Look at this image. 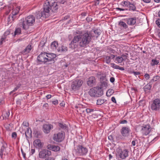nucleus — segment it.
<instances>
[{
  "mask_svg": "<svg viewBox=\"0 0 160 160\" xmlns=\"http://www.w3.org/2000/svg\"><path fill=\"white\" fill-rule=\"evenodd\" d=\"M91 34L88 32L83 34L74 36L69 44V48L72 49L77 48L78 46L80 47H84L87 45L91 40Z\"/></svg>",
  "mask_w": 160,
  "mask_h": 160,
  "instance_id": "obj_1",
  "label": "nucleus"
},
{
  "mask_svg": "<svg viewBox=\"0 0 160 160\" xmlns=\"http://www.w3.org/2000/svg\"><path fill=\"white\" fill-rule=\"evenodd\" d=\"M35 22V18L32 16H29L25 19L23 18L19 21V25L25 30H27L29 27L33 25Z\"/></svg>",
  "mask_w": 160,
  "mask_h": 160,
  "instance_id": "obj_2",
  "label": "nucleus"
},
{
  "mask_svg": "<svg viewBox=\"0 0 160 160\" xmlns=\"http://www.w3.org/2000/svg\"><path fill=\"white\" fill-rule=\"evenodd\" d=\"M56 55L53 53H48L45 52L41 53V62L44 63L53 61L55 62L54 59L56 57Z\"/></svg>",
  "mask_w": 160,
  "mask_h": 160,
  "instance_id": "obj_3",
  "label": "nucleus"
},
{
  "mask_svg": "<svg viewBox=\"0 0 160 160\" xmlns=\"http://www.w3.org/2000/svg\"><path fill=\"white\" fill-rule=\"evenodd\" d=\"M74 152L78 156L86 155L88 152V149L82 145L78 144L75 146Z\"/></svg>",
  "mask_w": 160,
  "mask_h": 160,
  "instance_id": "obj_4",
  "label": "nucleus"
},
{
  "mask_svg": "<svg viewBox=\"0 0 160 160\" xmlns=\"http://www.w3.org/2000/svg\"><path fill=\"white\" fill-rule=\"evenodd\" d=\"M83 81L81 79H76L73 80L71 83V87L74 91L78 90L82 86Z\"/></svg>",
  "mask_w": 160,
  "mask_h": 160,
  "instance_id": "obj_5",
  "label": "nucleus"
},
{
  "mask_svg": "<svg viewBox=\"0 0 160 160\" xmlns=\"http://www.w3.org/2000/svg\"><path fill=\"white\" fill-rule=\"evenodd\" d=\"M117 155L122 159H125L128 156V151L127 149L122 150L118 148L117 149Z\"/></svg>",
  "mask_w": 160,
  "mask_h": 160,
  "instance_id": "obj_6",
  "label": "nucleus"
},
{
  "mask_svg": "<svg viewBox=\"0 0 160 160\" xmlns=\"http://www.w3.org/2000/svg\"><path fill=\"white\" fill-rule=\"evenodd\" d=\"M64 138V132H61L54 134L53 137V139L56 142H61L63 140Z\"/></svg>",
  "mask_w": 160,
  "mask_h": 160,
  "instance_id": "obj_7",
  "label": "nucleus"
},
{
  "mask_svg": "<svg viewBox=\"0 0 160 160\" xmlns=\"http://www.w3.org/2000/svg\"><path fill=\"white\" fill-rule=\"evenodd\" d=\"M151 108L152 110H159L160 109V99L157 98L153 100L151 104Z\"/></svg>",
  "mask_w": 160,
  "mask_h": 160,
  "instance_id": "obj_8",
  "label": "nucleus"
},
{
  "mask_svg": "<svg viewBox=\"0 0 160 160\" xmlns=\"http://www.w3.org/2000/svg\"><path fill=\"white\" fill-rule=\"evenodd\" d=\"M152 128L149 124L146 125L142 127L141 132L143 136H147L150 132Z\"/></svg>",
  "mask_w": 160,
  "mask_h": 160,
  "instance_id": "obj_9",
  "label": "nucleus"
},
{
  "mask_svg": "<svg viewBox=\"0 0 160 160\" xmlns=\"http://www.w3.org/2000/svg\"><path fill=\"white\" fill-rule=\"evenodd\" d=\"M51 4L48 0H46L45 1L43 5V12L42 13V16L43 15L45 14V13H48L51 9Z\"/></svg>",
  "mask_w": 160,
  "mask_h": 160,
  "instance_id": "obj_10",
  "label": "nucleus"
},
{
  "mask_svg": "<svg viewBox=\"0 0 160 160\" xmlns=\"http://www.w3.org/2000/svg\"><path fill=\"white\" fill-rule=\"evenodd\" d=\"M130 131V129L129 127H123L121 129V133L123 136L127 137L129 135Z\"/></svg>",
  "mask_w": 160,
  "mask_h": 160,
  "instance_id": "obj_11",
  "label": "nucleus"
},
{
  "mask_svg": "<svg viewBox=\"0 0 160 160\" xmlns=\"http://www.w3.org/2000/svg\"><path fill=\"white\" fill-rule=\"evenodd\" d=\"M96 84V79L95 77L91 76L90 77L87 81V84L90 87H92L95 85Z\"/></svg>",
  "mask_w": 160,
  "mask_h": 160,
  "instance_id": "obj_12",
  "label": "nucleus"
},
{
  "mask_svg": "<svg viewBox=\"0 0 160 160\" xmlns=\"http://www.w3.org/2000/svg\"><path fill=\"white\" fill-rule=\"evenodd\" d=\"M51 9L52 12H55L57 11L58 8V2L56 1L51 2Z\"/></svg>",
  "mask_w": 160,
  "mask_h": 160,
  "instance_id": "obj_13",
  "label": "nucleus"
},
{
  "mask_svg": "<svg viewBox=\"0 0 160 160\" xmlns=\"http://www.w3.org/2000/svg\"><path fill=\"white\" fill-rule=\"evenodd\" d=\"M53 126L50 124H45L43 125V131L46 133H49L51 129H52Z\"/></svg>",
  "mask_w": 160,
  "mask_h": 160,
  "instance_id": "obj_14",
  "label": "nucleus"
},
{
  "mask_svg": "<svg viewBox=\"0 0 160 160\" xmlns=\"http://www.w3.org/2000/svg\"><path fill=\"white\" fill-rule=\"evenodd\" d=\"M51 154V152L48 150L43 149L41 151V158H45L49 156Z\"/></svg>",
  "mask_w": 160,
  "mask_h": 160,
  "instance_id": "obj_15",
  "label": "nucleus"
},
{
  "mask_svg": "<svg viewBox=\"0 0 160 160\" xmlns=\"http://www.w3.org/2000/svg\"><path fill=\"white\" fill-rule=\"evenodd\" d=\"M51 48L52 51L55 52H58V43L57 41H54L51 44Z\"/></svg>",
  "mask_w": 160,
  "mask_h": 160,
  "instance_id": "obj_16",
  "label": "nucleus"
},
{
  "mask_svg": "<svg viewBox=\"0 0 160 160\" xmlns=\"http://www.w3.org/2000/svg\"><path fill=\"white\" fill-rule=\"evenodd\" d=\"M125 21L128 25L132 26L136 23V18H130L125 19Z\"/></svg>",
  "mask_w": 160,
  "mask_h": 160,
  "instance_id": "obj_17",
  "label": "nucleus"
},
{
  "mask_svg": "<svg viewBox=\"0 0 160 160\" xmlns=\"http://www.w3.org/2000/svg\"><path fill=\"white\" fill-rule=\"evenodd\" d=\"M27 130L25 132V135L26 139L29 142V139L31 138L32 137V132L30 128L28 127L27 128Z\"/></svg>",
  "mask_w": 160,
  "mask_h": 160,
  "instance_id": "obj_18",
  "label": "nucleus"
},
{
  "mask_svg": "<svg viewBox=\"0 0 160 160\" xmlns=\"http://www.w3.org/2000/svg\"><path fill=\"white\" fill-rule=\"evenodd\" d=\"M33 145L35 147L38 148V151H39L40 148V139L39 138H35L33 143Z\"/></svg>",
  "mask_w": 160,
  "mask_h": 160,
  "instance_id": "obj_19",
  "label": "nucleus"
},
{
  "mask_svg": "<svg viewBox=\"0 0 160 160\" xmlns=\"http://www.w3.org/2000/svg\"><path fill=\"white\" fill-rule=\"evenodd\" d=\"M10 33V30H8L4 32L3 35L1 38L0 40V45H2L3 43V42H5V40L6 38V37L9 35Z\"/></svg>",
  "mask_w": 160,
  "mask_h": 160,
  "instance_id": "obj_20",
  "label": "nucleus"
},
{
  "mask_svg": "<svg viewBox=\"0 0 160 160\" xmlns=\"http://www.w3.org/2000/svg\"><path fill=\"white\" fill-rule=\"evenodd\" d=\"M32 48L31 45H29L21 52L23 55L27 54L30 52Z\"/></svg>",
  "mask_w": 160,
  "mask_h": 160,
  "instance_id": "obj_21",
  "label": "nucleus"
},
{
  "mask_svg": "<svg viewBox=\"0 0 160 160\" xmlns=\"http://www.w3.org/2000/svg\"><path fill=\"white\" fill-rule=\"evenodd\" d=\"M95 88H92L90 89L88 92L89 95L92 97H97V94L96 93Z\"/></svg>",
  "mask_w": 160,
  "mask_h": 160,
  "instance_id": "obj_22",
  "label": "nucleus"
},
{
  "mask_svg": "<svg viewBox=\"0 0 160 160\" xmlns=\"http://www.w3.org/2000/svg\"><path fill=\"white\" fill-rule=\"evenodd\" d=\"M95 89L97 97L100 96L103 94V91L101 88L98 87V88H95Z\"/></svg>",
  "mask_w": 160,
  "mask_h": 160,
  "instance_id": "obj_23",
  "label": "nucleus"
},
{
  "mask_svg": "<svg viewBox=\"0 0 160 160\" xmlns=\"http://www.w3.org/2000/svg\"><path fill=\"white\" fill-rule=\"evenodd\" d=\"M83 106V105L82 104H79L78 106H75V108L78 109L77 110V111L78 112L79 111H80L82 112H83L85 110V109L83 110L84 108H84Z\"/></svg>",
  "mask_w": 160,
  "mask_h": 160,
  "instance_id": "obj_24",
  "label": "nucleus"
},
{
  "mask_svg": "<svg viewBox=\"0 0 160 160\" xmlns=\"http://www.w3.org/2000/svg\"><path fill=\"white\" fill-rule=\"evenodd\" d=\"M33 134L35 138H39L40 131L36 128L34 129L33 130Z\"/></svg>",
  "mask_w": 160,
  "mask_h": 160,
  "instance_id": "obj_25",
  "label": "nucleus"
},
{
  "mask_svg": "<svg viewBox=\"0 0 160 160\" xmlns=\"http://www.w3.org/2000/svg\"><path fill=\"white\" fill-rule=\"evenodd\" d=\"M67 47L66 46L62 45L61 47L59 48L58 52H64L67 51Z\"/></svg>",
  "mask_w": 160,
  "mask_h": 160,
  "instance_id": "obj_26",
  "label": "nucleus"
},
{
  "mask_svg": "<svg viewBox=\"0 0 160 160\" xmlns=\"http://www.w3.org/2000/svg\"><path fill=\"white\" fill-rule=\"evenodd\" d=\"M88 33H90L92 35L91 38L93 37L92 34H95L94 36L96 37L97 38L100 35V33L98 31V30H95L92 31L91 32L87 31Z\"/></svg>",
  "mask_w": 160,
  "mask_h": 160,
  "instance_id": "obj_27",
  "label": "nucleus"
},
{
  "mask_svg": "<svg viewBox=\"0 0 160 160\" xmlns=\"http://www.w3.org/2000/svg\"><path fill=\"white\" fill-rule=\"evenodd\" d=\"M111 67L114 68L119 69L122 71L124 70V68L122 67H120L114 63H112L111 64Z\"/></svg>",
  "mask_w": 160,
  "mask_h": 160,
  "instance_id": "obj_28",
  "label": "nucleus"
},
{
  "mask_svg": "<svg viewBox=\"0 0 160 160\" xmlns=\"http://www.w3.org/2000/svg\"><path fill=\"white\" fill-rule=\"evenodd\" d=\"M51 149L52 151L54 152H57L59 151L60 149L59 147L55 145H52L51 146Z\"/></svg>",
  "mask_w": 160,
  "mask_h": 160,
  "instance_id": "obj_29",
  "label": "nucleus"
},
{
  "mask_svg": "<svg viewBox=\"0 0 160 160\" xmlns=\"http://www.w3.org/2000/svg\"><path fill=\"white\" fill-rule=\"evenodd\" d=\"M118 25L121 27L123 28L124 29H126L128 28V26L126 23L122 21H119Z\"/></svg>",
  "mask_w": 160,
  "mask_h": 160,
  "instance_id": "obj_30",
  "label": "nucleus"
},
{
  "mask_svg": "<svg viewBox=\"0 0 160 160\" xmlns=\"http://www.w3.org/2000/svg\"><path fill=\"white\" fill-rule=\"evenodd\" d=\"M128 7L129 8V10L130 11H134L136 10V8L135 5L133 3H132L130 2Z\"/></svg>",
  "mask_w": 160,
  "mask_h": 160,
  "instance_id": "obj_31",
  "label": "nucleus"
},
{
  "mask_svg": "<svg viewBox=\"0 0 160 160\" xmlns=\"http://www.w3.org/2000/svg\"><path fill=\"white\" fill-rule=\"evenodd\" d=\"M107 101V100L105 99H100L97 100V104L98 105H101Z\"/></svg>",
  "mask_w": 160,
  "mask_h": 160,
  "instance_id": "obj_32",
  "label": "nucleus"
},
{
  "mask_svg": "<svg viewBox=\"0 0 160 160\" xmlns=\"http://www.w3.org/2000/svg\"><path fill=\"white\" fill-rule=\"evenodd\" d=\"M130 2L128 1H122L121 3V5L124 7H128Z\"/></svg>",
  "mask_w": 160,
  "mask_h": 160,
  "instance_id": "obj_33",
  "label": "nucleus"
},
{
  "mask_svg": "<svg viewBox=\"0 0 160 160\" xmlns=\"http://www.w3.org/2000/svg\"><path fill=\"white\" fill-rule=\"evenodd\" d=\"M159 61L158 60H157L156 59H152L150 62V65L152 66H154L157 65L159 63Z\"/></svg>",
  "mask_w": 160,
  "mask_h": 160,
  "instance_id": "obj_34",
  "label": "nucleus"
},
{
  "mask_svg": "<svg viewBox=\"0 0 160 160\" xmlns=\"http://www.w3.org/2000/svg\"><path fill=\"white\" fill-rule=\"evenodd\" d=\"M151 85L150 83H148L144 87V91L146 92L150 90L151 88Z\"/></svg>",
  "mask_w": 160,
  "mask_h": 160,
  "instance_id": "obj_35",
  "label": "nucleus"
},
{
  "mask_svg": "<svg viewBox=\"0 0 160 160\" xmlns=\"http://www.w3.org/2000/svg\"><path fill=\"white\" fill-rule=\"evenodd\" d=\"M10 115V112L9 111L5 112H3L2 114V116L3 117V118L6 119L8 118Z\"/></svg>",
  "mask_w": 160,
  "mask_h": 160,
  "instance_id": "obj_36",
  "label": "nucleus"
},
{
  "mask_svg": "<svg viewBox=\"0 0 160 160\" xmlns=\"http://www.w3.org/2000/svg\"><path fill=\"white\" fill-rule=\"evenodd\" d=\"M124 59L123 57H118L116 58L115 60L117 61V62L118 63H121L123 60Z\"/></svg>",
  "mask_w": 160,
  "mask_h": 160,
  "instance_id": "obj_37",
  "label": "nucleus"
},
{
  "mask_svg": "<svg viewBox=\"0 0 160 160\" xmlns=\"http://www.w3.org/2000/svg\"><path fill=\"white\" fill-rule=\"evenodd\" d=\"M114 92V91L112 89H109L106 92V95L107 96H110Z\"/></svg>",
  "mask_w": 160,
  "mask_h": 160,
  "instance_id": "obj_38",
  "label": "nucleus"
},
{
  "mask_svg": "<svg viewBox=\"0 0 160 160\" xmlns=\"http://www.w3.org/2000/svg\"><path fill=\"white\" fill-rule=\"evenodd\" d=\"M20 10L19 7H17L16 10H13L12 12V15L13 16H15L18 13L19 10Z\"/></svg>",
  "mask_w": 160,
  "mask_h": 160,
  "instance_id": "obj_39",
  "label": "nucleus"
},
{
  "mask_svg": "<svg viewBox=\"0 0 160 160\" xmlns=\"http://www.w3.org/2000/svg\"><path fill=\"white\" fill-rule=\"evenodd\" d=\"M15 16H13L11 15H9L8 18V22H11L12 21H13L15 18Z\"/></svg>",
  "mask_w": 160,
  "mask_h": 160,
  "instance_id": "obj_40",
  "label": "nucleus"
},
{
  "mask_svg": "<svg viewBox=\"0 0 160 160\" xmlns=\"http://www.w3.org/2000/svg\"><path fill=\"white\" fill-rule=\"evenodd\" d=\"M47 42V39L46 38H43L41 42V45H42V47H43L44 44Z\"/></svg>",
  "mask_w": 160,
  "mask_h": 160,
  "instance_id": "obj_41",
  "label": "nucleus"
},
{
  "mask_svg": "<svg viewBox=\"0 0 160 160\" xmlns=\"http://www.w3.org/2000/svg\"><path fill=\"white\" fill-rule=\"evenodd\" d=\"M21 29L20 28L16 29L14 32V35L20 34L21 33Z\"/></svg>",
  "mask_w": 160,
  "mask_h": 160,
  "instance_id": "obj_42",
  "label": "nucleus"
},
{
  "mask_svg": "<svg viewBox=\"0 0 160 160\" xmlns=\"http://www.w3.org/2000/svg\"><path fill=\"white\" fill-rule=\"evenodd\" d=\"M105 60L106 63H109L111 62V57L109 56L106 57Z\"/></svg>",
  "mask_w": 160,
  "mask_h": 160,
  "instance_id": "obj_43",
  "label": "nucleus"
},
{
  "mask_svg": "<svg viewBox=\"0 0 160 160\" xmlns=\"http://www.w3.org/2000/svg\"><path fill=\"white\" fill-rule=\"evenodd\" d=\"M13 7L12 5H11L9 6L8 7V10L6 12V13L7 14H8L11 11V9L13 10Z\"/></svg>",
  "mask_w": 160,
  "mask_h": 160,
  "instance_id": "obj_44",
  "label": "nucleus"
},
{
  "mask_svg": "<svg viewBox=\"0 0 160 160\" xmlns=\"http://www.w3.org/2000/svg\"><path fill=\"white\" fill-rule=\"evenodd\" d=\"M21 84L20 83H18V85H17L16 87L14 88V90L12 91V92H11V93H12V92H14L17 91L19 88H20V86H21Z\"/></svg>",
  "mask_w": 160,
  "mask_h": 160,
  "instance_id": "obj_45",
  "label": "nucleus"
},
{
  "mask_svg": "<svg viewBox=\"0 0 160 160\" xmlns=\"http://www.w3.org/2000/svg\"><path fill=\"white\" fill-rule=\"evenodd\" d=\"M59 126L62 128L65 129L66 128L65 124H63L62 123H59Z\"/></svg>",
  "mask_w": 160,
  "mask_h": 160,
  "instance_id": "obj_46",
  "label": "nucleus"
},
{
  "mask_svg": "<svg viewBox=\"0 0 160 160\" xmlns=\"http://www.w3.org/2000/svg\"><path fill=\"white\" fill-rule=\"evenodd\" d=\"M85 110L87 113H90L94 111V110L93 109L87 108L85 109Z\"/></svg>",
  "mask_w": 160,
  "mask_h": 160,
  "instance_id": "obj_47",
  "label": "nucleus"
},
{
  "mask_svg": "<svg viewBox=\"0 0 160 160\" xmlns=\"http://www.w3.org/2000/svg\"><path fill=\"white\" fill-rule=\"evenodd\" d=\"M23 125L26 127H28L29 126V123L28 122H27L26 121H24L23 122Z\"/></svg>",
  "mask_w": 160,
  "mask_h": 160,
  "instance_id": "obj_48",
  "label": "nucleus"
},
{
  "mask_svg": "<svg viewBox=\"0 0 160 160\" xmlns=\"http://www.w3.org/2000/svg\"><path fill=\"white\" fill-rule=\"evenodd\" d=\"M17 136V134L16 132H13L12 134V138H16Z\"/></svg>",
  "mask_w": 160,
  "mask_h": 160,
  "instance_id": "obj_49",
  "label": "nucleus"
},
{
  "mask_svg": "<svg viewBox=\"0 0 160 160\" xmlns=\"http://www.w3.org/2000/svg\"><path fill=\"white\" fill-rule=\"evenodd\" d=\"M7 146L6 144L5 143H4L3 144L1 148V149H2V150L4 151L5 149L6 148V146Z\"/></svg>",
  "mask_w": 160,
  "mask_h": 160,
  "instance_id": "obj_50",
  "label": "nucleus"
},
{
  "mask_svg": "<svg viewBox=\"0 0 160 160\" xmlns=\"http://www.w3.org/2000/svg\"><path fill=\"white\" fill-rule=\"evenodd\" d=\"M102 86L106 87L107 86V83L106 81H104L102 82Z\"/></svg>",
  "mask_w": 160,
  "mask_h": 160,
  "instance_id": "obj_51",
  "label": "nucleus"
},
{
  "mask_svg": "<svg viewBox=\"0 0 160 160\" xmlns=\"http://www.w3.org/2000/svg\"><path fill=\"white\" fill-rule=\"evenodd\" d=\"M144 77L146 79H148L150 78V76L148 74L146 73L144 75Z\"/></svg>",
  "mask_w": 160,
  "mask_h": 160,
  "instance_id": "obj_52",
  "label": "nucleus"
},
{
  "mask_svg": "<svg viewBox=\"0 0 160 160\" xmlns=\"http://www.w3.org/2000/svg\"><path fill=\"white\" fill-rule=\"evenodd\" d=\"M48 104L47 103H45L43 105V107L44 109H46L48 108Z\"/></svg>",
  "mask_w": 160,
  "mask_h": 160,
  "instance_id": "obj_53",
  "label": "nucleus"
},
{
  "mask_svg": "<svg viewBox=\"0 0 160 160\" xmlns=\"http://www.w3.org/2000/svg\"><path fill=\"white\" fill-rule=\"evenodd\" d=\"M156 24L160 28V20H157L156 21Z\"/></svg>",
  "mask_w": 160,
  "mask_h": 160,
  "instance_id": "obj_54",
  "label": "nucleus"
},
{
  "mask_svg": "<svg viewBox=\"0 0 160 160\" xmlns=\"http://www.w3.org/2000/svg\"><path fill=\"white\" fill-rule=\"evenodd\" d=\"M39 12H38V13L37 12H36L35 13L36 14V17L37 19H40V14H39Z\"/></svg>",
  "mask_w": 160,
  "mask_h": 160,
  "instance_id": "obj_55",
  "label": "nucleus"
},
{
  "mask_svg": "<svg viewBox=\"0 0 160 160\" xmlns=\"http://www.w3.org/2000/svg\"><path fill=\"white\" fill-rule=\"evenodd\" d=\"M86 20L87 22H89L92 21V18L90 17H88L86 18Z\"/></svg>",
  "mask_w": 160,
  "mask_h": 160,
  "instance_id": "obj_56",
  "label": "nucleus"
},
{
  "mask_svg": "<svg viewBox=\"0 0 160 160\" xmlns=\"http://www.w3.org/2000/svg\"><path fill=\"white\" fill-rule=\"evenodd\" d=\"M4 151L2 150V149L0 150V156L1 158H3V152Z\"/></svg>",
  "mask_w": 160,
  "mask_h": 160,
  "instance_id": "obj_57",
  "label": "nucleus"
},
{
  "mask_svg": "<svg viewBox=\"0 0 160 160\" xmlns=\"http://www.w3.org/2000/svg\"><path fill=\"white\" fill-rule=\"evenodd\" d=\"M108 138L109 140L111 141H112L113 140V137L112 135H110L108 136Z\"/></svg>",
  "mask_w": 160,
  "mask_h": 160,
  "instance_id": "obj_58",
  "label": "nucleus"
},
{
  "mask_svg": "<svg viewBox=\"0 0 160 160\" xmlns=\"http://www.w3.org/2000/svg\"><path fill=\"white\" fill-rule=\"evenodd\" d=\"M116 9L117 10H119L120 11H124L125 10V9H123V8H117Z\"/></svg>",
  "mask_w": 160,
  "mask_h": 160,
  "instance_id": "obj_59",
  "label": "nucleus"
},
{
  "mask_svg": "<svg viewBox=\"0 0 160 160\" xmlns=\"http://www.w3.org/2000/svg\"><path fill=\"white\" fill-rule=\"evenodd\" d=\"M127 123V121L125 120H123L120 122V123L121 124H125Z\"/></svg>",
  "mask_w": 160,
  "mask_h": 160,
  "instance_id": "obj_60",
  "label": "nucleus"
},
{
  "mask_svg": "<svg viewBox=\"0 0 160 160\" xmlns=\"http://www.w3.org/2000/svg\"><path fill=\"white\" fill-rule=\"evenodd\" d=\"M132 73L134 74V75L135 76L138 75H139L140 74V73L139 72H134L133 71L132 72Z\"/></svg>",
  "mask_w": 160,
  "mask_h": 160,
  "instance_id": "obj_61",
  "label": "nucleus"
},
{
  "mask_svg": "<svg viewBox=\"0 0 160 160\" xmlns=\"http://www.w3.org/2000/svg\"><path fill=\"white\" fill-rule=\"evenodd\" d=\"M55 158L53 157H49L47 159H46L45 160H55Z\"/></svg>",
  "mask_w": 160,
  "mask_h": 160,
  "instance_id": "obj_62",
  "label": "nucleus"
},
{
  "mask_svg": "<svg viewBox=\"0 0 160 160\" xmlns=\"http://www.w3.org/2000/svg\"><path fill=\"white\" fill-rule=\"evenodd\" d=\"M110 81L111 82L113 83L115 81V78L114 77H111L110 78Z\"/></svg>",
  "mask_w": 160,
  "mask_h": 160,
  "instance_id": "obj_63",
  "label": "nucleus"
},
{
  "mask_svg": "<svg viewBox=\"0 0 160 160\" xmlns=\"http://www.w3.org/2000/svg\"><path fill=\"white\" fill-rule=\"evenodd\" d=\"M111 100L113 102H114L115 103L116 102V100L115 98L114 97H112L111 98Z\"/></svg>",
  "mask_w": 160,
  "mask_h": 160,
  "instance_id": "obj_64",
  "label": "nucleus"
}]
</instances>
